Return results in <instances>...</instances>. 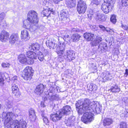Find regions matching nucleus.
Returning <instances> with one entry per match:
<instances>
[{"instance_id": "obj_43", "label": "nucleus", "mask_w": 128, "mask_h": 128, "mask_svg": "<svg viewBox=\"0 0 128 128\" xmlns=\"http://www.w3.org/2000/svg\"><path fill=\"white\" fill-rule=\"evenodd\" d=\"M27 58L26 63L28 64H32L34 62V60L32 58Z\"/></svg>"}, {"instance_id": "obj_45", "label": "nucleus", "mask_w": 128, "mask_h": 128, "mask_svg": "<svg viewBox=\"0 0 128 128\" xmlns=\"http://www.w3.org/2000/svg\"><path fill=\"white\" fill-rule=\"evenodd\" d=\"M110 21L113 23L114 24L116 22V16L113 15L110 18Z\"/></svg>"}, {"instance_id": "obj_42", "label": "nucleus", "mask_w": 128, "mask_h": 128, "mask_svg": "<svg viewBox=\"0 0 128 128\" xmlns=\"http://www.w3.org/2000/svg\"><path fill=\"white\" fill-rule=\"evenodd\" d=\"M119 125V128H127V124L125 122H122L120 123Z\"/></svg>"}, {"instance_id": "obj_13", "label": "nucleus", "mask_w": 128, "mask_h": 128, "mask_svg": "<svg viewBox=\"0 0 128 128\" xmlns=\"http://www.w3.org/2000/svg\"><path fill=\"white\" fill-rule=\"evenodd\" d=\"M62 115H61L60 112L56 113H54L50 115V118L53 121L56 122L60 120L62 118Z\"/></svg>"}, {"instance_id": "obj_39", "label": "nucleus", "mask_w": 128, "mask_h": 128, "mask_svg": "<svg viewBox=\"0 0 128 128\" xmlns=\"http://www.w3.org/2000/svg\"><path fill=\"white\" fill-rule=\"evenodd\" d=\"M12 92L15 91H18L19 90V88H18V85L17 84H12Z\"/></svg>"}, {"instance_id": "obj_23", "label": "nucleus", "mask_w": 128, "mask_h": 128, "mask_svg": "<svg viewBox=\"0 0 128 128\" xmlns=\"http://www.w3.org/2000/svg\"><path fill=\"white\" fill-rule=\"evenodd\" d=\"M83 36L88 41L92 40L94 37V34L88 32L85 33L84 34Z\"/></svg>"}, {"instance_id": "obj_54", "label": "nucleus", "mask_w": 128, "mask_h": 128, "mask_svg": "<svg viewBox=\"0 0 128 128\" xmlns=\"http://www.w3.org/2000/svg\"><path fill=\"white\" fill-rule=\"evenodd\" d=\"M91 28L92 30L94 31H96L98 30V28L95 25H94L92 26Z\"/></svg>"}, {"instance_id": "obj_48", "label": "nucleus", "mask_w": 128, "mask_h": 128, "mask_svg": "<svg viewBox=\"0 0 128 128\" xmlns=\"http://www.w3.org/2000/svg\"><path fill=\"white\" fill-rule=\"evenodd\" d=\"M100 0H92V3L96 5L98 4L100 2Z\"/></svg>"}, {"instance_id": "obj_60", "label": "nucleus", "mask_w": 128, "mask_h": 128, "mask_svg": "<svg viewBox=\"0 0 128 128\" xmlns=\"http://www.w3.org/2000/svg\"><path fill=\"white\" fill-rule=\"evenodd\" d=\"M69 36L68 35H65L64 36V40L65 41H66V38H68Z\"/></svg>"}, {"instance_id": "obj_52", "label": "nucleus", "mask_w": 128, "mask_h": 128, "mask_svg": "<svg viewBox=\"0 0 128 128\" xmlns=\"http://www.w3.org/2000/svg\"><path fill=\"white\" fill-rule=\"evenodd\" d=\"M121 27L124 30L128 31V26H127L126 25L122 24L121 26Z\"/></svg>"}, {"instance_id": "obj_22", "label": "nucleus", "mask_w": 128, "mask_h": 128, "mask_svg": "<svg viewBox=\"0 0 128 128\" xmlns=\"http://www.w3.org/2000/svg\"><path fill=\"white\" fill-rule=\"evenodd\" d=\"M13 120L10 119H5L4 122V125L5 127L9 128L10 127L12 128V126L13 125L14 122Z\"/></svg>"}, {"instance_id": "obj_16", "label": "nucleus", "mask_w": 128, "mask_h": 128, "mask_svg": "<svg viewBox=\"0 0 128 128\" xmlns=\"http://www.w3.org/2000/svg\"><path fill=\"white\" fill-rule=\"evenodd\" d=\"M8 33L4 30L2 31L0 36V40L2 42H5L8 38Z\"/></svg>"}, {"instance_id": "obj_7", "label": "nucleus", "mask_w": 128, "mask_h": 128, "mask_svg": "<svg viewBox=\"0 0 128 128\" xmlns=\"http://www.w3.org/2000/svg\"><path fill=\"white\" fill-rule=\"evenodd\" d=\"M26 123L25 121L22 119L19 120H14V124L12 126V128H26Z\"/></svg>"}, {"instance_id": "obj_57", "label": "nucleus", "mask_w": 128, "mask_h": 128, "mask_svg": "<svg viewBox=\"0 0 128 128\" xmlns=\"http://www.w3.org/2000/svg\"><path fill=\"white\" fill-rule=\"evenodd\" d=\"M71 31L72 32H78V30H77V29L75 28H73L72 29V30H71Z\"/></svg>"}, {"instance_id": "obj_24", "label": "nucleus", "mask_w": 128, "mask_h": 128, "mask_svg": "<svg viewBox=\"0 0 128 128\" xmlns=\"http://www.w3.org/2000/svg\"><path fill=\"white\" fill-rule=\"evenodd\" d=\"M66 4L68 8H71L76 6V2L75 0H66Z\"/></svg>"}, {"instance_id": "obj_58", "label": "nucleus", "mask_w": 128, "mask_h": 128, "mask_svg": "<svg viewBox=\"0 0 128 128\" xmlns=\"http://www.w3.org/2000/svg\"><path fill=\"white\" fill-rule=\"evenodd\" d=\"M4 80V79L3 78H0V83H1L2 84H1V85H3V82Z\"/></svg>"}, {"instance_id": "obj_10", "label": "nucleus", "mask_w": 128, "mask_h": 128, "mask_svg": "<svg viewBox=\"0 0 128 128\" xmlns=\"http://www.w3.org/2000/svg\"><path fill=\"white\" fill-rule=\"evenodd\" d=\"M45 89L44 86L42 84L38 85L34 90L35 94L38 96H40L43 93Z\"/></svg>"}, {"instance_id": "obj_34", "label": "nucleus", "mask_w": 128, "mask_h": 128, "mask_svg": "<svg viewBox=\"0 0 128 128\" xmlns=\"http://www.w3.org/2000/svg\"><path fill=\"white\" fill-rule=\"evenodd\" d=\"M88 87L89 88V90L91 91L92 90H96L97 89V86L92 84H91L88 85Z\"/></svg>"}, {"instance_id": "obj_49", "label": "nucleus", "mask_w": 128, "mask_h": 128, "mask_svg": "<svg viewBox=\"0 0 128 128\" xmlns=\"http://www.w3.org/2000/svg\"><path fill=\"white\" fill-rule=\"evenodd\" d=\"M5 14L4 12H2L0 14V21H2L4 19Z\"/></svg>"}, {"instance_id": "obj_64", "label": "nucleus", "mask_w": 128, "mask_h": 128, "mask_svg": "<svg viewBox=\"0 0 128 128\" xmlns=\"http://www.w3.org/2000/svg\"><path fill=\"white\" fill-rule=\"evenodd\" d=\"M126 116H128V112H127V114H126Z\"/></svg>"}, {"instance_id": "obj_27", "label": "nucleus", "mask_w": 128, "mask_h": 128, "mask_svg": "<svg viewBox=\"0 0 128 128\" xmlns=\"http://www.w3.org/2000/svg\"><path fill=\"white\" fill-rule=\"evenodd\" d=\"M107 48L106 44L104 42H102L98 46V49L100 50L101 52H102L104 50L106 49Z\"/></svg>"}, {"instance_id": "obj_4", "label": "nucleus", "mask_w": 128, "mask_h": 128, "mask_svg": "<svg viewBox=\"0 0 128 128\" xmlns=\"http://www.w3.org/2000/svg\"><path fill=\"white\" fill-rule=\"evenodd\" d=\"M34 71L30 67H26L23 71L22 77L24 79L27 81H30L32 79Z\"/></svg>"}, {"instance_id": "obj_29", "label": "nucleus", "mask_w": 128, "mask_h": 128, "mask_svg": "<svg viewBox=\"0 0 128 128\" xmlns=\"http://www.w3.org/2000/svg\"><path fill=\"white\" fill-rule=\"evenodd\" d=\"M27 58L24 55H20L18 57V60L22 64L26 63Z\"/></svg>"}, {"instance_id": "obj_51", "label": "nucleus", "mask_w": 128, "mask_h": 128, "mask_svg": "<svg viewBox=\"0 0 128 128\" xmlns=\"http://www.w3.org/2000/svg\"><path fill=\"white\" fill-rule=\"evenodd\" d=\"M108 30H109L108 32H109L108 33L109 34H112V32L114 33V31L113 30V29H111L110 28H108Z\"/></svg>"}, {"instance_id": "obj_12", "label": "nucleus", "mask_w": 128, "mask_h": 128, "mask_svg": "<svg viewBox=\"0 0 128 128\" xmlns=\"http://www.w3.org/2000/svg\"><path fill=\"white\" fill-rule=\"evenodd\" d=\"M112 5H109L104 2L102 5L101 9L104 13L107 14L112 10Z\"/></svg>"}, {"instance_id": "obj_6", "label": "nucleus", "mask_w": 128, "mask_h": 128, "mask_svg": "<svg viewBox=\"0 0 128 128\" xmlns=\"http://www.w3.org/2000/svg\"><path fill=\"white\" fill-rule=\"evenodd\" d=\"M77 11L79 14H84L86 12L87 6L86 2L82 0H80L77 4Z\"/></svg>"}, {"instance_id": "obj_38", "label": "nucleus", "mask_w": 128, "mask_h": 128, "mask_svg": "<svg viewBox=\"0 0 128 128\" xmlns=\"http://www.w3.org/2000/svg\"><path fill=\"white\" fill-rule=\"evenodd\" d=\"M58 46L60 48V50L59 51H57V52L59 56H61L62 55L64 51V48H63V49H62L61 48L62 47L60 46H58Z\"/></svg>"}, {"instance_id": "obj_55", "label": "nucleus", "mask_w": 128, "mask_h": 128, "mask_svg": "<svg viewBox=\"0 0 128 128\" xmlns=\"http://www.w3.org/2000/svg\"><path fill=\"white\" fill-rule=\"evenodd\" d=\"M6 105L8 108H10L12 107V105L10 103V102H7Z\"/></svg>"}, {"instance_id": "obj_62", "label": "nucleus", "mask_w": 128, "mask_h": 128, "mask_svg": "<svg viewBox=\"0 0 128 128\" xmlns=\"http://www.w3.org/2000/svg\"><path fill=\"white\" fill-rule=\"evenodd\" d=\"M17 77L16 76H15L12 78V80H17Z\"/></svg>"}, {"instance_id": "obj_37", "label": "nucleus", "mask_w": 128, "mask_h": 128, "mask_svg": "<svg viewBox=\"0 0 128 128\" xmlns=\"http://www.w3.org/2000/svg\"><path fill=\"white\" fill-rule=\"evenodd\" d=\"M37 56L40 61L42 62L43 61L44 59V57L42 52L39 51L38 53Z\"/></svg>"}, {"instance_id": "obj_50", "label": "nucleus", "mask_w": 128, "mask_h": 128, "mask_svg": "<svg viewBox=\"0 0 128 128\" xmlns=\"http://www.w3.org/2000/svg\"><path fill=\"white\" fill-rule=\"evenodd\" d=\"M104 2H105L106 4H108L109 5H112L111 3H112V0H104Z\"/></svg>"}, {"instance_id": "obj_25", "label": "nucleus", "mask_w": 128, "mask_h": 128, "mask_svg": "<svg viewBox=\"0 0 128 128\" xmlns=\"http://www.w3.org/2000/svg\"><path fill=\"white\" fill-rule=\"evenodd\" d=\"M18 38V34H13L10 36V42L12 44H14L17 41Z\"/></svg>"}, {"instance_id": "obj_18", "label": "nucleus", "mask_w": 128, "mask_h": 128, "mask_svg": "<svg viewBox=\"0 0 128 128\" xmlns=\"http://www.w3.org/2000/svg\"><path fill=\"white\" fill-rule=\"evenodd\" d=\"M2 118L12 120H13L12 118L15 115V116H16V115L13 114L12 112H8L7 114L4 112L2 114Z\"/></svg>"}, {"instance_id": "obj_21", "label": "nucleus", "mask_w": 128, "mask_h": 128, "mask_svg": "<svg viewBox=\"0 0 128 128\" xmlns=\"http://www.w3.org/2000/svg\"><path fill=\"white\" fill-rule=\"evenodd\" d=\"M46 46L50 49H54L57 46V44L54 43L52 40H48L46 42Z\"/></svg>"}, {"instance_id": "obj_3", "label": "nucleus", "mask_w": 128, "mask_h": 128, "mask_svg": "<svg viewBox=\"0 0 128 128\" xmlns=\"http://www.w3.org/2000/svg\"><path fill=\"white\" fill-rule=\"evenodd\" d=\"M85 112H86L84 113L83 116L81 117V120L84 123L87 124L94 120V114L90 110H87Z\"/></svg>"}, {"instance_id": "obj_19", "label": "nucleus", "mask_w": 128, "mask_h": 128, "mask_svg": "<svg viewBox=\"0 0 128 128\" xmlns=\"http://www.w3.org/2000/svg\"><path fill=\"white\" fill-rule=\"evenodd\" d=\"M21 37L25 41L28 40L30 38L28 31L26 29L22 30L21 32Z\"/></svg>"}, {"instance_id": "obj_44", "label": "nucleus", "mask_w": 128, "mask_h": 128, "mask_svg": "<svg viewBox=\"0 0 128 128\" xmlns=\"http://www.w3.org/2000/svg\"><path fill=\"white\" fill-rule=\"evenodd\" d=\"M13 94L16 97L18 98L21 95V94L20 92L18 90V91H14L12 92Z\"/></svg>"}, {"instance_id": "obj_5", "label": "nucleus", "mask_w": 128, "mask_h": 128, "mask_svg": "<svg viewBox=\"0 0 128 128\" xmlns=\"http://www.w3.org/2000/svg\"><path fill=\"white\" fill-rule=\"evenodd\" d=\"M90 102V108L88 110H90L92 112L95 113L96 114H99L101 112L102 109V106L101 104L97 102H94L92 104H91Z\"/></svg>"}, {"instance_id": "obj_14", "label": "nucleus", "mask_w": 128, "mask_h": 128, "mask_svg": "<svg viewBox=\"0 0 128 128\" xmlns=\"http://www.w3.org/2000/svg\"><path fill=\"white\" fill-rule=\"evenodd\" d=\"M71 108L69 106H66L63 107L60 112L62 115H67L69 114L71 112Z\"/></svg>"}, {"instance_id": "obj_1", "label": "nucleus", "mask_w": 128, "mask_h": 128, "mask_svg": "<svg viewBox=\"0 0 128 128\" xmlns=\"http://www.w3.org/2000/svg\"><path fill=\"white\" fill-rule=\"evenodd\" d=\"M37 16V13L34 10H31L28 12L27 19L24 21L23 27L29 30L31 32L35 31L38 28L37 23L38 21V19Z\"/></svg>"}, {"instance_id": "obj_15", "label": "nucleus", "mask_w": 128, "mask_h": 128, "mask_svg": "<svg viewBox=\"0 0 128 128\" xmlns=\"http://www.w3.org/2000/svg\"><path fill=\"white\" fill-rule=\"evenodd\" d=\"M113 122L112 119L111 118H106L104 119L103 122V125L106 128H109L110 125L112 124Z\"/></svg>"}, {"instance_id": "obj_31", "label": "nucleus", "mask_w": 128, "mask_h": 128, "mask_svg": "<svg viewBox=\"0 0 128 128\" xmlns=\"http://www.w3.org/2000/svg\"><path fill=\"white\" fill-rule=\"evenodd\" d=\"M80 36L78 34H73L71 36V39L74 42H77L78 41Z\"/></svg>"}, {"instance_id": "obj_9", "label": "nucleus", "mask_w": 128, "mask_h": 128, "mask_svg": "<svg viewBox=\"0 0 128 128\" xmlns=\"http://www.w3.org/2000/svg\"><path fill=\"white\" fill-rule=\"evenodd\" d=\"M75 54L73 51L70 50L67 51L64 56V58L70 62L75 58Z\"/></svg>"}, {"instance_id": "obj_20", "label": "nucleus", "mask_w": 128, "mask_h": 128, "mask_svg": "<svg viewBox=\"0 0 128 128\" xmlns=\"http://www.w3.org/2000/svg\"><path fill=\"white\" fill-rule=\"evenodd\" d=\"M68 12L66 10H62L60 12V15L61 18L63 20H66L68 18Z\"/></svg>"}, {"instance_id": "obj_41", "label": "nucleus", "mask_w": 128, "mask_h": 128, "mask_svg": "<svg viewBox=\"0 0 128 128\" xmlns=\"http://www.w3.org/2000/svg\"><path fill=\"white\" fill-rule=\"evenodd\" d=\"M42 117L44 122L45 124H47L49 122L46 116H44V115L43 114H42Z\"/></svg>"}, {"instance_id": "obj_59", "label": "nucleus", "mask_w": 128, "mask_h": 128, "mask_svg": "<svg viewBox=\"0 0 128 128\" xmlns=\"http://www.w3.org/2000/svg\"><path fill=\"white\" fill-rule=\"evenodd\" d=\"M77 103L79 104L80 105H82V103L81 101L80 100H78L77 102Z\"/></svg>"}, {"instance_id": "obj_11", "label": "nucleus", "mask_w": 128, "mask_h": 128, "mask_svg": "<svg viewBox=\"0 0 128 128\" xmlns=\"http://www.w3.org/2000/svg\"><path fill=\"white\" fill-rule=\"evenodd\" d=\"M75 117L74 116H71L67 119H66L64 122L66 126H74L75 121Z\"/></svg>"}, {"instance_id": "obj_2", "label": "nucleus", "mask_w": 128, "mask_h": 128, "mask_svg": "<svg viewBox=\"0 0 128 128\" xmlns=\"http://www.w3.org/2000/svg\"><path fill=\"white\" fill-rule=\"evenodd\" d=\"M76 110L78 111L80 115H82L83 113L90 108V101L88 99H85L82 103V105H80L76 103Z\"/></svg>"}, {"instance_id": "obj_36", "label": "nucleus", "mask_w": 128, "mask_h": 128, "mask_svg": "<svg viewBox=\"0 0 128 128\" xmlns=\"http://www.w3.org/2000/svg\"><path fill=\"white\" fill-rule=\"evenodd\" d=\"M51 11L48 10H44L42 12V14L43 15V16H46L48 17L50 14Z\"/></svg>"}, {"instance_id": "obj_56", "label": "nucleus", "mask_w": 128, "mask_h": 128, "mask_svg": "<svg viewBox=\"0 0 128 128\" xmlns=\"http://www.w3.org/2000/svg\"><path fill=\"white\" fill-rule=\"evenodd\" d=\"M53 2L55 3L58 4L62 0H53Z\"/></svg>"}, {"instance_id": "obj_40", "label": "nucleus", "mask_w": 128, "mask_h": 128, "mask_svg": "<svg viewBox=\"0 0 128 128\" xmlns=\"http://www.w3.org/2000/svg\"><path fill=\"white\" fill-rule=\"evenodd\" d=\"M122 5L123 6H128V0H122Z\"/></svg>"}, {"instance_id": "obj_8", "label": "nucleus", "mask_w": 128, "mask_h": 128, "mask_svg": "<svg viewBox=\"0 0 128 128\" xmlns=\"http://www.w3.org/2000/svg\"><path fill=\"white\" fill-rule=\"evenodd\" d=\"M88 17L90 18V19H91L93 17H94L96 20L98 21L101 22H104L106 18L105 16L103 15L98 12H94L92 13L91 14H90L88 15Z\"/></svg>"}, {"instance_id": "obj_32", "label": "nucleus", "mask_w": 128, "mask_h": 128, "mask_svg": "<svg viewBox=\"0 0 128 128\" xmlns=\"http://www.w3.org/2000/svg\"><path fill=\"white\" fill-rule=\"evenodd\" d=\"M109 90L112 92H118L120 90V89L117 85H114L112 86Z\"/></svg>"}, {"instance_id": "obj_63", "label": "nucleus", "mask_w": 128, "mask_h": 128, "mask_svg": "<svg viewBox=\"0 0 128 128\" xmlns=\"http://www.w3.org/2000/svg\"><path fill=\"white\" fill-rule=\"evenodd\" d=\"M41 107H44V103L43 102H41Z\"/></svg>"}, {"instance_id": "obj_30", "label": "nucleus", "mask_w": 128, "mask_h": 128, "mask_svg": "<svg viewBox=\"0 0 128 128\" xmlns=\"http://www.w3.org/2000/svg\"><path fill=\"white\" fill-rule=\"evenodd\" d=\"M29 48L31 50H38L40 48V45L37 43L32 44L30 46Z\"/></svg>"}, {"instance_id": "obj_26", "label": "nucleus", "mask_w": 128, "mask_h": 128, "mask_svg": "<svg viewBox=\"0 0 128 128\" xmlns=\"http://www.w3.org/2000/svg\"><path fill=\"white\" fill-rule=\"evenodd\" d=\"M27 56L28 58H32L33 59H36L37 55L36 53L32 51H29L27 52Z\"/></svg>"}, {"instance_id": "obj_46", "label": "nucleus", "mask_w": 128, "mask_h": 128, "mask_svg": "<svg viewBox=\"0 0 128 128\" xmlns=\"http://www.w3.org/2000/svg\"><path fill=\"white\" fill-rule=\"evenodd\" d=\"M99 27L101 30H102L103 31L106 30V32H108L109 31L108 30V29H107L108 27H107L106 28H105L104 26L102 25H99Z\"/></svg>"}, {"instance_id": "obj_35", "label": "nucleus", "mask_w": 128, "mask_h": 128, "mask_svg": "<svg viewBox=\"0 0 128 128\" xmlns=\"http://www.w3.org/2000/svg\"><path fill=\"white\" fill-rule=\"evenodd\" d=\"M51 101H54V100H58L59 99L58 95L57 94L53 95L51 96L49 98Z\"/></svg>"}, {"instance_id": "obj_17", "label": "nucleus", "mask_w": 128, "mask_h": 128, "mask_svg": "<svg viewBox=\"0 0 128 128\" xmlns=\"http://www.w3.org/2000/svg\"><path fill=\"white\" fill-rule=\"evenodd\" d=\"M102 39L101 37L97 36L95 39L91 42L90 44L92 46H96L102 41Z\"/></svg>"}, {"instance_id": "obj_33", "label": "nucleus", "mask_w": 128, "mask_h": 128, "mask_svg": "<svg viewBox=\"0 0 128 128\" xmlns=\"http://www.w3.org/2000/svg\"><path fill=\"white\" fill-rule=\"evenodd\" d=\"M29 117L30 118L32 119V120H34L36 118V115L33 109H31L29 111Z\"/></svg>"}, {"instance_id": "obj_61", "label": "nucleus", "mask_w": 128, "mask_h": 128, "mask_svg": "<svg viewBox=\"0 0 128 128\" xmlns=\"http://www.w3.org/2000/svg\"><path fill=\"white\" fill-rule=\"evenodd\" d=\"M125 75L126 74L127 75H128V69H126L125 70Z\"/></svg>"}, {"instance_id": "obj_53", "label": "nucleus", "mask_w": 128, "mask_h": 128, "mask_svg": "<svg viewBox=\"0 0 128 128\" xmlns=\"http://www.w3.org/2000/svg\"><path fill=\"white\" fill-rule=\"evenodd\" d=\"M123 101L125 103H128V98L127 97H125L123 98L122 99Z\"/></svg>"}, {"instance_id": "obj_47", "label": "nucleus", "mask_w": 128, "mask_h": 128, "mask_svg": "<svg viewBox=\"0 0 128 128\" xmlns=\"http://www.w3.org/2000/svg\"><path fill=\"white\" fill-rule=\"evenodd\" d=\"M2 66L4 68L9 67L10 66V64L8 63H3L2 64Z\"/></svg>"}, {"instance_id": "obj_28", "label": "nucleus", "mask_w": 128, "mask_h": 128, "mask_svg": "<svg viewBox=\"0 0 128 128\" xmlns=\"http://www.w3.org/2000/svg\"><path fill=\"white\" fill-rule=\"evenodd\" d=\"M112 78V77L110 76V73L108 72H106L105 76L103 78H102V82H105L107 80H110Z\"/></svg>"}]
</instances>
